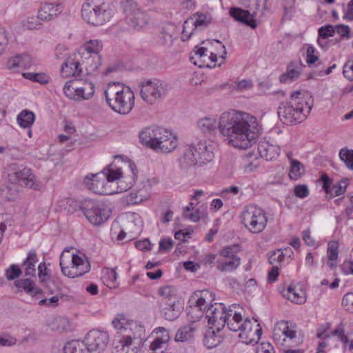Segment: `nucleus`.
I'll use <instances>...</instances> for the list:
<instances>
[{"instance_id": "obj_1", "label": "nucleus", "mask_w": 353, "mask_h": 353, "mask_svg": "<svg viewBox=\"0 0 353 353\" xmlns=\"http://www.w3.org/2000/svg\"><path fill=\"white\" fill-rule=\"evenodd\" d=\"M218 127L228 144L243 150L252 146L262 130L256 117L236 110L223 113Z\"/></svg>"}, {"instance_id": "obj_2", "label": "nucleus", "mask_w": 353, "mask_h": 353, "mask_svg": "<svg viewBox=\"0 0 353 353\" xmlns=\"http://www.w3.org/2000/svg\"><path fill=\"white\" fill-rule=\"evenodd\" d=\"M314 105L311 94L305 91H296L290 94V101L282 103L278 109L281 121L286 125H294L303 121L310 114Z\"/></svg>"}, {"instance_id": "obj_3", "label": "nucleus", "mask_w": 353, "mask_h": 353, "mask_svg": "<svg viewBox=\"0 0 353 353\" xmlns=\"http://www.w3.org/2000/svg\"><path fill=\"white\" fill-rule=\"evenodd\" d=\"M104 94L110 108L119 114H128L134 105V92L129 87L121 83H109Z\"/></svg>"}, {"instance_id": "obj_4", "label": "nucleus", "mask_w": 353, "mask_h": 353, "mask_svg": "<svg viewBox=\"0 0 353 353\" xmlns=\"http://www.w3.org/2000/svg\"><path fill=\"white\" fill-rule=\"evenodd\" d=\"M214 154L208 149L205 142L199 141L196 144L188 145L179 159L181 168L201 167L212 161Z\"/></svg>"}, {"instance_id": "obj_5", "label": "nucleus", "mask_w": 353, "mask_h": 353, "mask_svg": "<svg viewBox=\"0 0 353 353\" xmlns=\"http://www.w3.org/2000/svg\"><path fill=\"white\" fill-rule=\"evenodd\" d=\"M128 165V168L125 171L128 176H123L121 168H117L114 163L106 168V179L108 182L117 181V188L115 190H112L114 193L125 192L129 190L134 182L137 170L135 164L132 162L124 163Z\"/></svg>"}, {"instance_id": "obj_6", "label": "nucleus", "mask_w": 353, "mask_h": 353, "mask_svg": "<svg viewBox=\"0 0 353 353\" xmlns=\"http://www.w3.org/2000/svg\"><path fill=\"white\" fill-rule=\"evenodd\" d=\"M8 180L9 183L21 185L33 190H41L43 188V183L37 179L30 168L15 163L10 165Z\"/></svg>"}, {"instance_id": "obj_7", "label": "nucleus", "mask_w": 353, "mask_h": 353, "mask_svg": "<svg viewBox=\"0 0 353 353\" xmlns=\"http://www.w3.org/2000/svg\"><path fill=\"white\" fill-rule=\"evenodd\" d=\"M113 15V10L103 3L94 5L92 2H85L81 8V16L84 21L94 26H102L109 21Z\"/></svg>"}, {"instance_id": "obj_8", "label": "nucleus", "mask_w": 353, "mask_h": 353, "mask_svg": "<svg viewBox=\"0 0 353 353\" xmlns=\"http://www.w3.org/2000/svg\"><path fill=\"white\" fill-rule=\"evenodd\" d=\"M241 217L243 225L253 234L261 232L267 225L268 218L264 210L254 205L245 207Z\"/></svg>"}, {"instance_id": "obj_9", "label": "nucleus", "mask_w": 353, "mask_h": 353, "mask_svg": "<svg viewBox=\"0 0 353 353\" xmlns=\"http://www.w3.org/2000/svg\"><path fill=\"white\" fill-rule=\"evenodd\" d=\"M63 92L70 99L77 101L88 100L94 94V85L87 79H75L65 83Z\"/></svg>"}, {"instance_id": "obj_10", "label": "nucleus", "mask_w": 353, "mask_h": 353, "mask_svg": "<svg viewBox=\"0 0 353 353\" xmlns=\"http://www.w3.org/2000/svg\"><path fill=\"white\" fill-rule=\"evenodd\" d=\"M140 95L148 104L160 101L168 91V85L159 79L146 80L141 83Z\"/></svg>"}, {"instance_id": "obj_11", "label": "nucleus", "mask_w": 353, "mask_h": 353, "mask_svg": "<svg viewBox=\"0 0 353 353\" xmlns=\"http://www.w3.org/2000/svg\"><path fill=\"white\" fill-rule=\"evenodd\" d=\"M60 267L62 273L70 278L81 276L90 270L88 260H84L77 254H72L71 259H66L62 254L60 256Z\"/></svg>"}, {"instance_id": "obj_12", "label": "nucleus", "mask_w": 353, "mask_h": 353, "mask_svg": "<svg viewBox=\"0 0 353 353\" xmlns=\"http://www.w3.org/2000/svg\"><path fill=\"white\" fill-rule=\"evenodd\" d=\"M87 219L93 225H100L110 216L111 210L102 202L85 201L81 207Z\"/></svg>"}, {"instance_id": "obj_13", "label": "nucleus", "mask_w": 353, "mask_h": 353, "mask_svg": "<svg viewBox=\"0 0 353 353\" xmlns=\"http://www.w3.org/2000/svg\"><path fill=\"white\" fill-rule=\"evenodd\" d=\"M109 342V335L106 332L97 329L90 330L85 335L83 343L88 353L103 352Z\"/></svg>"}, {"instance_id": "obj_14", "label": "nucleus", "mask_w": 353, "mask_h": 353, "mask_svg": "<svg viewBox=\"0 0 353 353\" xmlns=\"http://www.w3.org/2000/svg\"><path fill=\"white\" fill-rule=\"evenodd\" d=\"M123 12L125 14L128 25L134 28H143L148 22L147 14L138 8V5L130 0H127L123 5Z\"/></svg>"}, {"instance_id": "obj_15", "label": "nucleus", "mask_w": 353, "mask_h": 353, "mask_svg": "<svg viewBox=\"0 0 353 353\" xmlns=\"http://www.w3.org/2000/svg\"><path fill=\"white\" fill-rule=\"evenodd\" d=\"M106 168L102 173L92 174L91 177L85 176L84 183L92 192L99 194H112L114 192L107 187L109 182L106 179Z\"/></svg>"}, {"instance_id": "obj_16", "label": "nucleus", "mask_w": 353, "mask_h": 353, "mask_svg": "<svg viewBox=\"0 0 353 353\" xmlns=\"http://www.w3.org/2000/svg\"><path fill=\"white\" fill-rule=\"evenodd\" d=\"M165 130L159 126L147 127L140 132V141L144 145L154 150Z\"/></svg>"}, {"instance_id": "obj_17", "label": "nucleus", "mask_w": 353, "mask_h": 353, "mask_svg": "<svg viewBox=\"0 0 353 353\" xmlns=\"http://www.w3.org/2000/svg\"><path fill=\"white\" fill-rule=\"evenodd\" d=\"M215 299V295L212 292L204 290L195 291L188 301L190 307L199 310L200 312H205L208 308L213 304Z\"/></svg>"}, {"instance_id": "obj_18", "label": "nucleus", "mask_w": 353, "mask_h": 353, "mask_svg": "<svg viewBox=\"0 0 353 353\" xmlns=\"http://www.w3.org/2000/svg\"><path fill=\"white\" fill-rule=\"evenodd\" d=\"M262 329L260 325H254L249 319L244 321V326L239 336L241 341L247 345L256 344L261 339Z\"/></svg>"}, {"instance_id": "obj_19", "label": "nucleus", "mask_w": 353, "mask_h": 353, "mask_svg": "<svg viewBox=\"0 0 353 353\" xmlns=\"http://www.w3.org/2000/svg\"><path fill=\"white\" fill-rule=\"evenodd\" d=\"M209 323L213 326L224 327L228 319V314H225V307L223 303H213L206 311Z\"/></svg>"}, {"instance_id": "obj_20", "label": "nucleus", "mask_w": 353, "mask_h": 353, "mask_svg": "<svg viewBox=\"0 0 353 353\" xmlns=\"http://www.w3.org/2000/svg\"><path fill=\"white\" fill-rule=\"evenodd\" d=\"M296 332L290 327L288 321H281L278 322L273 330V339L277 343L283 345V343L292 341L296 339Z\"/></svg>"}, {"instance_id": "obj_21", "label": "nucleus", "mask_w": 353, "mask_h": 353, "mask_svg": "<svg viewBox=\"0 0 353 353\" xmlns=\"http://www.w3.org/2000/svg\"><path fill=\"white\" fill-rule=\"evenodd\" d=\"M159 143V144L154 149L157 152L170 153L178 146L177 137L167 129Z\"/></svg>"}, {"instance_id": "obj_22", "label": "nucleus", "mask_w": 353, "mask_h": 353, "mask_svg": "<svg viewBox=\"0 0 353 353\" xmlns=\"http://www.w3.org/2000/svg\"><path fill=\"white\" fill-rule=\"evenodd\" d=\"M63 10L60 3H45L38 10L37 18L41 21H48L54 19Z\"/></svg>"}, {"instance_id": "obj_23", "label": "nucleus", "mask_w": 353, "mask_h": 353, "mask_svg": "<svg viewBox=\"0 0 353 353\" xmlns=\"http://www.w3.org/2000/svg\"><path fill=\"white\" fill-rule=\"evenodd\" d=\"M125 334L124 336H130L131 341H137L142 345L143 341L145 339V330L143 325L137 322H128L125 327Z\"/></svg>"}, {"instance_id": "obj_24", "label": "nucleus", "mask_w": 353, "mask_h": 353, "mask_svg": "<svg viewBox=\"0 0 353 353\" xmlns=\"http://www.w3.org/2000/svg\"><path fill=\"white\" fill-rule=\"evenodd\" d=\"M222 328L220 326L212 325L206 330L204 334L203 343L208 348L215 347L223 341V337L220 334Z\"/></svg>"}, {"instance_id": "obj_25", "label": "nucleus", "mask_w": 353, "mask_h": 353, "mask_svg": "<svg viewBox=\"0 0 353 353\" xmlns=\"http://www.w3.org/2000/svg\"><path fill=\"white\" fill-rule=\"evenodd\" d=\"M258 151L262 158L271 161L279 156L280 148L267 140H262L258 144Z\"/></svg>"}, {"instance_id": "obj_26", "label": "nucleus", "mask_w": 353, "mask_h": 353, "mask_svg": "<svg viewBox=\"0 0 353 353\" xmlns=\"http://www.w3.org/2000/svg\"><path fill=\"white\" fill-rule=\"evenodd\" d=\"M83 73V68L79 61L67 59L62 65L61 74L63 77H79Z\"/></svg>"}, {"instance_id": "obj_27", "label": "nucleus", "mask_w": 353, "mask_h": 353, "mask_svg": "<svg viewBox=\"0 0 353 353\" xmlns=\"http://www.w3.org/2000/svg\"><path fill=\"white\" fill-rule=\"evenodd\" d=\"M101 65V56L92 54H82L81 65L86 74H92Z\"/></svg>"}, {"instance_id": "obj_28", "label": "nucleus", "mask_w": 353, "mask_h": 353, "mask_svg": "<svg viewBox=\"0 0 353 353\" xmlns=\"http://www.w3.org/2000/svg\"><path fill=\"white\" fill-rule=\"evenodd\" d=\"M231 16L236 21H240L252 28L256 27V23L254 20V15L248 10L239 8H233L230 10Z\"/></svg>"}, {"instance_id": "obj_29", "label": "nucleus", "mask_w": 353, "mask_h": 353, "mask_svg": "<svg viewBox=\"0 0 353 353\" xmlns=\"http://www.w3.org/2000/svg\"><path fill=\"white\" fill-rule=\"evenodd\" d=\"M141 345L131 341L130 336H123L114 347V353H138Z\"/></svg>"}, {"instance_id": "obj_30", "label": "nucleus", "mask_w": 353, "mask_h": 353, "mask_svg": "<svg viewBox=\"0 0 353 353\" xmlns=\"http://www.w3.org/2000/svg\"><path fill=\"white\" fill-rule=\"evenodd\" d=\"M283 295L291 302L296 304H303L306 301L305 292L300 288L290 285L286 290H284Z\"/></svg>"}, {"instance_id": "obj_31", "label": "nucleus", "mask_w": 353, "mask_h": 353, "mask_svg": "<svg viewBox=\"0 0 353 353\" xmlns=\"http://www.w3.org/2000/svg\"><path fill=\"white\" fill-rule=\"evenodd\" d=\"M166 307L163 308L165 319L169 321L176 319L183 309V303L181 300L173 301L170 303H165Z\"/></svg>"}, {"instance_id": "obj_32", "label": "nucleus", "mask_w": 353, "mask_h": 353, "mask_svg": "<svg viewBox=\"0 0 353 353\" xmlns=\"http://www.w3.org/2000/svg\"><path fill=\"white\" fill-rule=\"evenodd\" d=\"M8 68L9 69L28 68L31 65V58L27 54H19L10 57L8 60Z\"/></svg>"}, {"instance_id": "obj_33", "label": "nucleus", "mask_w": 353, "mask_h": 353, "mask_svg": "<svg viewBox=\"0 0 353 353\" xmlns=\"http://www.w3.org/2000/svg\"><path fill=\"white\" fill-rule=\"evenodd\" d=\"M148 187L143 185L139 190H134L127 196V202L129 204H139L149 198Z\"/></svg>"}, {"instance_id": "obj_34", "label": "nucleus", "mask_w": 353, "mask_h": 353, "mask_svg": "<svg viewBox=\"0 0 353 353\" xmlns=\"http://www.w3.org/2000/svg\"><path fill=\"white\" fill-rule=\"evenodd\" d=\"M158 294L161 297L165 303H170L173 301H180L177 290L172 285H165L158 290Z\"/></svg>"}, {"instance_id": "obj_35", "label": "nucleus", "mask_w": 353, "mask_h": 353, "mask_svg": "<svg viewBox=\"0 0 353 353\" xmlns=\"http://www.w3.org/2000/svg\"><path fill=\"white\" fill-rule=\"evenodd\" d=\"M14 285L19 291H25L32 296L41 294L42 290L35 286V283L30 279H19L14 282Z\"/></svg>"}, {"instance_id": "obj_36", "label": "nucleus", "mask_w": 353, "mask_h": 353, "mask_svg": "<svg viewBox=\"0 0 353 353\" xmlns=\"http://www.w3.org/2000/svg\"><path fill=\"white\" fill-rule=\"evenodd\" d=\"M197 128L203 133H210L217 127L216 120L214 117H205L198 120Z\"/></svg>"}, {"instance_id": "obj_37", "label": "nucleus", "mask_w": 353, "mask_h": 353, "mask_svg": "<svg viewBox=\"0 0 353 353\" xmlns=\"http://www.w3.org/2000/svg\"><path fill=\"white\" fill-rule=\"evenodd\" d=\"M348 179H345L339 181L336 183L332 186H330L329 188L325 187V192L330 194L331 197L338 196L343 194L348 185Z\"/></svg>"}, {"instance_id": "obj_38", "label": "nucleus", "mask_w": 353, "mask_h": 353, "mask_svg": "<svg viewBox=\"0 0 353 353\" xmlns=\"http://www.w3.org/2000/svg\"><path fill=\"white\" fill-rule=\"evenodd\" d=\"M241 264L240 258L228 259L217 261V269L221 272H230L236 270Z\"/></svg>"}, {"instance_id": "obj_39", "label": "nucleus", "mask_w": 353, "mask_h": 353, "mask_svg": "<svg viewBox=\"0 0 353 353\" xmlns=\"http://www.w3.org/2000/svg\"><path fill=\"white\" fill-rule=\"evenodd\" d=\"M35 119V116L33 112L24 110L17 116V121L19 125L23 128H27L30 127Z\"/></svg>"}, {"instance_id": "obj_40", "label": "nucleus", "mask_w": 353, "mask_h": 353, "mask_svg": "<svg viewBox=\"0 0 353 353\" xmlns=\"http://www.w3.org/2000/svg\"><path fill=\"white\" fill-rule=\"evenodd\" d=\"M103 48L102 42L98 39L90 40L85 42L82 49V54H92L93 55H100L99 52Z\"/></svg>"}, {"instance_id": "obj_41", "label": "nucleus", "mask_w": 353, "mask_h": 353, "mask_svg": "<svg viewBox=\"0 0 353 353\" xmlns=\"http://www.w3.org/2000/svg\"><path fill=\"white\" fill-rule=\"evenodd\" d=\"M242 316L238 311H234V316L228 319L226 324L228 328L233 332L241 331L244 326V321L242 322Z\"/></svg>"}, {"instance_id": "obj_42", "label": "nucleus", "mask_w": 353, "mask_h": 353, "mask_svg": "<svg viewBox=\"0 0 353 353\" xmlns=\"http://www.w3.org/2000/svg\"><path fill=\"white\" fill-rule=\"evenodd\" d=\"M18 184L10 183L1 188L0 193L2 197L7 201L14 200L18 195Z\"/></svg>"}, {"instance_id": "obj_43", "label": "nucleus", "mask_w": 353, "mask_h": 353, "mask_svg": "<svg viewBox=\"0 0 353 353\" xmlns=\"http://www.w3.org/2000/svg\"><path fill=\"white\" fill-rule=\"evenodd\" d=\"M85 347L83 341L79 342L77 340H72L67 343L63 347L64 353H88V351L83 347Z\"/></svg>"}, {"instance_id": "obj_44", "label": "nucleus", "mask_w": 353, "mask_h": 353, "mask_svg": "<svg viewBox=\"0 0 353 353\" xmlns=\"http://www.w3.org/2000/svg\"><path fill=\"white\" fill-rule=\"evenodd\" d=\"M304 174L303 165L297 160H291L289 176L290 179L297 180Z\"/></svg>"}, {"instance_id": "obj_45", "label": "nucleus", "mask_w": 353, "mask_h": 353, "mask_svg": "<svg viewBox=\"0 0 353 353\" xmlns=\"http://www.w3.org/2000/svg\"><path fill=\"white\" fill-rule=\"evenodd\" d=\"M241 251L240 245L234 244L228 245L219 251V255L225 259L239 258L236 254Z\"/></svg>"}, {"instance_id": "obj_46", "label": "nucleus", "mask_w": 353, "mask_h": 353, "mask_svg": "<svg viewBox=\"0 0 353 353\" xmlns=\"http://www.w3.org/2000/svg\"><path fill=\"white\" fill-rule=\"evenodd\" d=\"M300 74L299 67H295L294 63H292L288 66L287 72L280 77V81L281 83H285L288 80L292 81L294 79H296L299 77Z\"/></svg>"}, {"instance_id": "obj_47", "label": "nucleus", "mask_w": 353, "mask_h": 353, "mask_svg": "<svg viewBox=\"0 0 353 353\" xmlns=\"http://www.w3.org/2000/svg\"><path fill=\"white\" fill-rule=\"evenodd\" d=\"M194 332V328L192 325H185L180 328L175 336L176 341L183 342L190 339L192 337V334Z\"/></svg>"}, {"instance_id": "obj_48", "label": "nucleus", "mask_w": 353, "mask_h": 353, "mask_svg": "<svg viewBox=\"0 0 353 353\" xmlns=\"http://www.w3.org/2000/svg\"><path fill=\"white\" fill-rule=\"evenodd\" d=\"M339 158L347 169L353 170V150H349L346 148L341 149Z\"/></svg>"}, {"instance_id": "obj_49", "label": "nucleus", "mask_w": 353, "mask_h": 353, "mask_svg": "<svg viewBox=\"0 0 353 353\" xmlns=\"http://www.w3.org/2000/svg\"><path fill=\"white\" fill-rule=\"evenodd\" d=\"M23 76L27 79L41 84H46L49 81V78L45 73L25 72Z\"/></svg>"}, {"instance_id": "obj_50", "label": "nucleus", "mask_w": 353, "mask_h": 353, "mask_svg": "<svg viewBox=\"0 0 353 353\" xmlns=\"http://www.w3.org/2000/svg\"><path fill=\"white\" fill-rule=\"evenodd\" d=\"M174 30V27L170 26L168 28L162 31V39L164 45L170 46L173 41L176 39V34L172 32Z\"/></svg>"}, {"instance_id": "obj_51", "label": "nucleus", "mask_w": 353, "mask_h": 353, "mask_svg": "<svg viewBox=\"0 0 353 353\" xmlns=\"http://www.w3.org/2000/svg\"><path fill=\"white\" fill-rule=\"evenodd\" d=\"M335 32L334 26L332 25H327L322 26L319 29V39L317 42L321 46V39H326L330 37H332Z\"/></svg>"}, {"instance_id": "obj_52", "label": "nucleus", "mask_w": 353, "mask_h": 353, "mask_svg": "<svg viewBox=\"0 0 353 353\" xmlns=\"http://www.w3.org/2000/svg\"><path fill=\"white\" fill-rule=\"evenodd\" d=\"M339 243L337 241H332L328 243L327 254L329 261H336L338 259Z\"/></svg>"}, {"instance_id": "obj_53", "label": "nucleus", "mask_w": 353, "mask_h": 353, "mask_svg": "<svg viewBox=\"0 0 353 353\" xmlns=\"http://www.w3.org/2000/svg\"><path fill=\"white\" fill-rule=\"evenodd\" d=\"M196 15V19L193 22L190 21L191 26H194V28L200 26L206 27L210 24V17H208L207 15L201 13H197Z\"/></svg>"}, {"instance_id": "obj_54", "label": "nucleus", "mask_w": 353, "mask_h": 353, "mask_svg": "<svg viewBox=\"0 0 353 353\" xmlns=\"http://www.w3.org/2000/svg\"><path fill=\"white\" fill-rule=\"evenodd\" d=\"M169 339L168 334L163 335L162 338L157 337L151 343L150 349L154 352L157 353L158 350L163 347V345L165 344Z\"/></svg>"}, {"instance_id": "obj_55", "label": "nucleus", "mask_w": 353, "mask_h": 353, "mask_svg": "<svg viewBox=\"0 0 353 353\" xmlns=\"http://www.w3.org/2000/svg\"><path fill=\"white\" fill-rule=\"evenodd\" d=\"M22 272L17 265L12 264L6 270V276L8 280H14L18 278Z\"/></svg>"}, {"instance_id": "obj_56", "label": "nucleus", "mask_w": 353, "mask_h": 353, "mask_svg": "<svg viewBox=\"0 0 353 353\" xmlns=\"http://www.w3.org/2000/svg\"><path fill=\"white\" fill-rule=\"evenodd\" d=\"M38 18L29 17L23 20L21 23L22 27L26 30H34L38 29L41 23L39 21Z\"/></svg>"}, {"instance_id": "obj_57", "label": "nucleus", "mask_w": 353, "mask_h": 353, "mask_svg": "<svg viewBox=\"0 0 353 353\" xmlns=\"http://www.w3.org/2000/svg\"><path fill=\"white\" fill-rule=\"evenodd\" d=\"M343 74L345 78L350 81H353V61L347 60L343 68Z\"/></svg>"}, {"instance_id": "obj_58", "label": "nucleus", "mask_w": 353, "mask_h": 353, "mask_svg": "<svg viewBox=\"0 0 353 353\" xmlns=\"http://www.w3.org/2000/svg\"><path fill=\"white\" fill-rule=\"evenodd\" d=\"M315 52L316 50L312 46H309L307 47L306 51V62L308 65L314 64L316 61H319V57L315 54Z\"/></svg>"}, {"instance_id": "obj_59", "label": "nucleus", "mask_w": 353, "mask_h": 353, "mask_svg": "<svg viewBox=\"0 0 353 353\" xmlns=\"http://www.w3.org/2000/svg\"><path fill=\"white\" fill-rule=\"evenodd\" d=\"M183 216L184 218L189 219L193 222H196L200 219L199 211H191L190 208L188 206H187L183 211Z\"/></svg>"}, {"instance_id": "obj_60", "label": "nucleus", "mask_w": 353, "mask_h": 353, "mask_svg": "<svg viewBox=\"0 0 353 353\" xmlns=\"http://www.w3.org/2000/svg\"><path fill=\"white\" fill-rule=\"evenodd\" d=\"M192 26H191L190 21L186 20L184 21L183 30L181 32V39L183 41H188L191 35L192 34V31H190L192 29Z\"/></svg>"}, {"instance_id": "obj_61", "label": "nucleus", "mask_w": 353, "mask_h": 353, "mask_svg": "<svg viewBox=\"0 0 353 353\" xmlns=\"http://www.w3.org/2000/svg\"><path fill=\"white\" fill-rule=\"evenodd\" d=\"M294 194L299 198H305L309 194V190L305 185H298L294 189Z\"/></svg>"}, {"instance_id": "obj_62", "label": "nucleus", "mask_w": 353, "mask_h": 353, "mask_svg": "<svg viewBox=\"0 0 353 353\" xmlns=\"http://www.w3.org/2000/svg\"><path fill=\"white\" fill-rule=\"evenodd\" d=\"M283 259L284 255L281 250H275L269 257V261L271 264L280 263L283 261Z\"/></svg>"}, {"instance_id": "obj_63", "label": "nucleus", "mask_w": 353, "mask_h": 353, "mask_svg": "<svg viewBox=\"0 0 353 353\" xmlns=\"http://www.w3.org/2000/svg\"><path fill=\"white\" fill-rule=\"evenodd\" d=\"M335 32L338 33L341 37L349 38L350 37V28L348 26L343 24H339L334 26Z\"/></svg>"}, {"instance_id": "obj_64", "label": "nucleus", "mask_w": 353, "mask_h": 353, "mask_svg": "<svg viewBox=\"0 0 353 353\" xmlns=\"http://www.w3.org/2000/svg\"><path fill=\"white\" fill-rule=\"evenodd\" d=\"M256 353H275L273 347L269 343H262L256 347Z\"/></svg>"}]
</instances>
